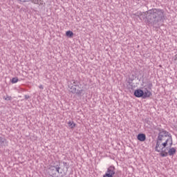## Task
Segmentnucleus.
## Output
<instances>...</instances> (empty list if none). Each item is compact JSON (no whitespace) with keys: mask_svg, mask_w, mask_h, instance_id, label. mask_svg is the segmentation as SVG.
I'll return each mask as SVG.
<instances>
[{"mask_svg":"<svg viewBox=\"0 0 177 177\" xmlns=\"http://www.w3.org/2000/svg\"><path fill=\"white\" fill-rule=\"evenodd\" d=\"M148 24L154 28H160L161 23L165 20L164 10L160 8H153L147 11Z\"/></svg>","mask_w":177,"mask_h":177,"instance_id":"f257e3e1","label":"nucleus"},{"mask_svg":"<svg viewBox=\"0 0 177 177\" xmlns=\"http://www.w3.org/2000/svg\"><path fill=\"white\" fill-rule=\"evenodd\" d=\"M156 130L158 131L159 133L156 138L155 151H160L161 149L167 147V146H168V143L171 147L173 144L172 135L165 129H160V127L157 128ZM158 148H160V149H158Z\"/></svg>","mask_w":177,"mask_h":177,"instance_id":"f03ea898","label":"nucleus"},{"mask_svg":"<svg viewBox=\"0 0 177 177\" xmlns=\"http://www.w3.org/2000/svg\"><path fill=\"white\" fill-rule=\"evenodd\" d=\"M48 172L51 177H63V176H59V174H62L60 172V165L50 166L48 168Z\"/></svg>","mask_w":177,"mask_h":177,"instance_id":"7ed1b4c3","label":"nucleus"},{"mask_svg":"<svg viewBox=\"0 0 177 177\" xmlns=\"http://www.w3.org/2000/svg\"><path fill=\"white\" fill-rule=\"evenodd\" d=\"M114 175H115V167L111 165L107 169L103 177H114Z\"/></svg>","mask_w":177,"mask_h":177,"instance_id":"20e7f679","label":"nucleus"},{"mask_svg":"<svg viewBox=\"0 0 177 177\" xmlns=\"http://www.w3.org/2000/svg\"><path fill=\"white\" fill-rule=\"evenodd\" d=\"M165 149V147L158 148V150H160V151H156L157 153H160L161 157H168V152H167L166 149Z\"/></svg>","mask_w":177,"mask_h":177,"instance_id":"39448f33","label":"nucleus"},{"mask_svg":"<svg viewBox=\"0 0 177 177\" xmlns=\"http://www.w3.org/2000/svg\"><path fill=\"white\" fill-rule=\"evenodd\" d=\"M133 95H134V96H136V97H142L143 98V90H142V89L135 90Z\"/></svg>","mask_w":177,"mask_h":177,"instance_id":"423d86ee","label":"nucleus"},{"mask_svg":"<svg viewBox=\"0 0 177 177\" xmlns=\"http://www.w3.org/2000/svg\"><path fill=\"white\" fill-rule=\"evenodd\" d=\"M151 95V93L149 90H147V88H145V90L143 91L142 99H147V97H150Z\"/></svg>","mask_w":177,"mask_h":177,"instance_id":"0eeeda50","label":"nucleus"},{"mask_svg":"<svg viewBox=\"0 0 177 177\" xmlns=\"http://www.w3.org/2000/svg\"><path fill=\"white\" fill-rule=\"evenodd\" d=\"M138 140L140 142H145L146 140V134L145 133H139L137 136Z\"/></svg>","mask_w":177,"mask_h":177,"instance_id":"6e6552de","label":"nucleus"},{"mask_svg":"<svg viewBox=\"0 0 177 177\" xmlns=\"http://www.w3.org/2000/svg\"><path fill=\"white\" fill-rule=\"evenodd\" d=\"M176 154V149L171 147L168 151L169 156H175Z\"/></svg>","mask_w":177,"mask_h":177,"instance_id":"1a4fd4ad","label":"nucleus"},{"mask_svg":"<svg viewBox=\"0 0 177 177\" xmlns=\"http://www.w3.org/2000/svg\"><path fill=\"white\" fill-rule=\"evenodd\" d=\"M64 169L63 171H65V174H67V171H68L69 165L66 162H63Z\"/></svg>","mask_w":177,"mask_h":177,"instance_id":"9d476101","label":"nucleus"},{"mask_svg":"<svg viewBox=\"0 0 177 177\" xmlns=\"http://www.w3.org/2000/svg\"><path fill=\"white\" fill-rule=\"evenodd\" d=\"M66 37H68L69 38H73V36L74 35V33L73 31L68 30L66 32Z\"/></svg>","mask_w":177,"mask_h":177,"instance_id":"9b49d317","label":"nucleus"},{"mask_svg":"<svg viewBox=\"0 0 177 177\" xmlns=\"http://www.w3.org/2000/svg\"><path fill=\"white\" fill-rule=\"evenodd\" d=\"M68 127H70L72 129H73V128H75V124L74 123V122H73V121H69L68 122Z\"/></svg>","mask_w":177,"mask_h":177,"instance_id":"f8f14e48","label":"nucleus"},{"mask_svg":"<svg viewBox=\"0 0 177 177\" xmlns=\"http://www.w3.org/2000/svg\"><path fill=\"white\" fill-rule=\"evenodd\" d=\"M71 92L72 93H77V88H75V86H72L71 87Z\"/></svg>","mask_w":177,"mask_h":177,"instance_id":"ddd939ff","label":"nucleus"},{"mask_svg":"<svg viewBox=\"0 0 177 177\" xmlns=\"http://www.w3.org/2000/svg\"><path fill=\"white\" fill-rule=\"evenodd\" d=\"M12 84H17V82H19V78L17 77H13L11 80Z\"/></svg>","mask_w":177,"mask_h":177,"instance_id":"4468645a","label":"nucleus"},{"mask_svg":"<svg viewBox=\"0 0 177 177\" xmlns=\"http://www.w3.org/2000/svg\"><path fill=\"white\" fill-rule=\"evenodd\" d=\"M5 142V138L0 137V146H2Z\"/></svg>","mask_w":177,"mask_h":177,"instance_id":"2eb2a0df","label":"nucleus"},{"mask_svg":"<svg viewBox=\"0 0 177 177\" xmlns=\"http://www.w3.org/2000/svg\"><path fill=\"white\" fill-rule=\"evenodd\" d=\"M82 92H83V90L81 89V90H76V93L77 95H82Z\"/></svg>","mask_w":177,"mask_h":177,"instance_id":"dca6fc26","label":"nucleus"},{"mask_svg":"<svg viewBox=\"0 0 177 177\" xmlns=\"http://www.w3.org/2000/svg\"><path fill=\"white\" fill-rule=\"evenodd\" d=\"M32 3L38 4L39 3V0H32Z\"/></svg>","mask_w":177,"mask_h":177,"instance_id":"f3484780","label":"nucleus"},{"mask_svg":"<svg viewBox=\"0 0 177 177\" xmlns=\"http://www.w3.org/2000/svg\"><path fill=\"white\" fill-rule=\"evenodd\" d=\"M72 82H73V86H77V85H78V82L75 80H72Z\"/></svg>","mask_w":177,"mask_h":177,"instance_id":"a211bd4d","label":"nucleus"},{"mask_svg":"<svg viewBox=\"0 0 177 177\" xmlns=\"http://www.w3.org/2000/svg\"><path fill=\"white\" fill-rule=\"evenodd\" d=\"M147 86H148V88H149V89H151V88H153V84L149 83L148 85H147Z\"/></svg>","mask_w":177,"mask_h":177,"instance_id":"6ab92c4d","label":"nucleus"},{"mask_svg":"<svg viewBox=\"0 0 177 177\" xmlns=\"http://www.w3.org/2000/svg\"><path fill=\"white\" fill-rule=\"evenodd\" d=\"M4 100H10V97L7 96L6 97H3Z\"/></svg>","mask_w":177,"mask_h":177,"instance_id":"aec40b11","label":"nucleus"},{"mask_svg":"<svg viewBox=\"0 0 177 177\" xmlns=\"http://www.w3.org/2000/svg\"><path fill=\"white\" fill-rule=\"evenodd\" d=\"M21 2H32V0H21Z\"/></svg>","mask_w":177,"mask_h":177,"instance_id":"412c9836","label":"nucleus"},{"mask_svg":"<svg viewBox=\"0 0 177 177\" xmlns=\"http://www.w3.org/2000/svg\"><path fill=\"white\" fill-rule=\"evenodd\" d=\"M24 97H25V99H30V95H24Z\"/></svg>","mask_w":177,"mask_h":177,"instance_id":"4be33fe9","label":"nucleus"},{"mask_svg":"<svg viewBox=\"0 0 177 177\" xmlns=\"http://www.w3.org/2000/svg\"><path fill=\"white\" fill-rule=\"evenodd\" d=\"M143 15V12H140V16H142Z\"/></svg>","mask_w":177,"mask_h":177,"instance_id":"5701e85b","label":"nucleus"},{"mask_svg":"<svg viewBox=\"0 0 177 177\" xmlns=\"http://www.w3.org/2000/svg\"><path fill=\"white\" fill-rule=\"evenodd\" d=\"M39 88H41V89L43 88H42V86H40Z\"/></svg>","mask_w":177,"mask_h":177,"instance_id":"b1692460","label":"nucleus"},{"mask_svg":"<svg viewBox=\"0 0 177 177\" xmlns=\"http://www.w3.org/2000/svg\"><path fill=\"white\" fill-rule=\"evenodd\" d=\"M20 1V2H21V0H19Z\"/></svg>","mask_w":177,"mask_h":177,"instance_id":"393cba45","label":"nucleus"}]
</instances>
